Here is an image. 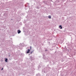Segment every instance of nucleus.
<instances>
[{"label": "nucleus", "mask_w": 76, "mask_h": 76, "mask_svg": "<svg viewBox=\"0 0 76 76\" xmlns=\"http://www.w3.org/2000/svg\"><path fill=\"white\" fill-rule=\"evenodd\" d=\"M28 51L27 52V53H29V52L30 51V50H29V49H28Z\"/></svg>", "instance_id": "1"}, {"label": "nucleus", "mask_w": 76, "mask_h": 76, "mask_svg": "<svg viewBox=\"0 0 76 76\" xmlns=\"http://www.w3.org/2000/svg\"><path fill=\"white\" fill-rule=\"evenodd\" d=\"M21 32V31H20L19 30H18V34H20Z\"/></svg>", "instance_id": "2"}, {"label": "nucleus", "mask_w": 76, "mask_h": 76, "mask_svg": "<svg viewBox=\"0 0 76 76\" xmlns=\"http://www.w3.org/2000/svg\"><path fill=\"white\" fill-rule=\"evenodd\" d=\"M59 27L61 29H62V26H61V25L59 26Z\"/></svg>", "instance_id": "3"}, {"label": "nucleus", "mask_w": 76, "mask_h": 76, "mask_svg": "<svg viewBox=\"0 0 76 76\" xmlns=\"http://www.w3.org/2000/svg\"><path fill=\"white\" fill-rule=\"evenodd\" d=\"M5 61L6 62H7V59H6Z\"/></svg>", "instance_id": "4"}, {"label": "nucleus", "mask_w": 76, "mask_h": 76, "mask_svg": "<svg viewBox=\"0 0 76 76\" xmlns=\"http://www.w3.org/2000/svg\"><path fill=\"white\" fill-rule=\"evenodd\" d=\"M48 17V18H49V19H51V16H49Z\"/></svg>", "instance_id": "5"}, {"label": "nucleus", "mask_w": 76, "mask_h": 76, "mask_svg": "<svg viewBox=\"0 0 76 76\" xmlns=\"http://www.w3.org/2000/svg\"><path fill=\"white\" fill-rule=\"evenodd\" d=\"M32 53H33V51L31 52L30 53H31V54H32Z\"/></svg>", "instance_id": "6"}, {"label": "nucleus", "mask_w": 76, "mask_h": 76, "mask_svg": "<svg viewBox=\"0 0 76 76\" xmlns=\"http://www.w3.org/2000/svg\"><path fill=\"white\" fill-rule=\"evenodd\" d=\"M3 68H2V69H1V70H3Z\"/></svg>", "instance_id": "7"}, {"label": "nucleus", "mask_w": 76, "mask_h": 76, "mask_svg": "<svg viewBox=\"0 0 76 76\" xmlns=\"http://www.w3.org/2000/svg\"><path fill=\"white\" fill-rule=\"evenodd\" d=\"M30 49H31V47H30Z\"/></svg>", "instance_id": "8"}, {"label": "nucleus", "mask_w": 76, "mask_h": 76, "mask_svg": "<svg viewBox=\"0 0 76 76\" xmlns=\"http://www.w3.org/2000/svg\"><path fill=\"white\" fill-rule=\"evenodd\" d=\"M45 51H47V50H45Z\"/></svg>", "instance_id": "9"}]
</instances>
